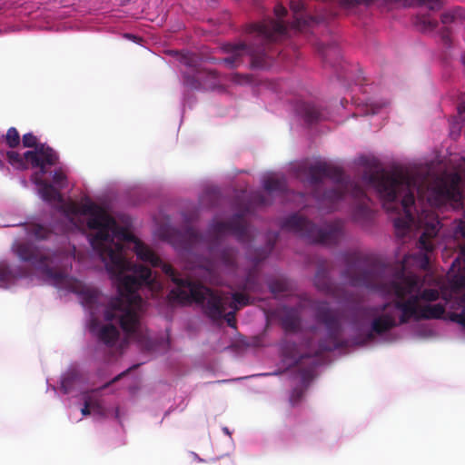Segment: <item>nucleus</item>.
I'll list each match as a JSON object with an SVG mask.
<instances>
[{"instance_id":"18","label":"nucleus","mask_w":465,"mask_h":465,"mask_svg":"<svg viewBox=\"0 0 465 465\" xmlns=\"http://www.w3.org/2000/svg\"><path fill=\"white\" fill-rule=\"evenodd\" d=\"M391 5L402 7H411L414 5H424L430 10H439L442 6V0H388Z\"/></svg>"},{"instance_id":"37","label":"nucleus","mask_w":465,"mask_h":465,"mask_svg":"<svg viewBox=\"0 0 465 465\" xmlns=\"http://www.w3.org/2000/svg\"><path fill=\"white\" fill-rule=\"evenodd\" d=\"M252 202L257 205H266L268 204L266 197L261 192H256L252 195Z\"/></svg>"},{"instance_id":"12","label":"nucleus","mask_w":465,"mask_h":465,"mask_svg":"<svg viewBox=\"0 0 465 465\" xmlns=\"http://www.w3.org/2000/svg\"><path fill=\"white\" fill-rule=\"evenodd\" d=\"M391 305L393 306V302H385L379 306L362 307L361 309L362 314L367 317L376 316L381 313V315L375 317L371 322V331L366 335L367 341H371L374 338V333L381 335L400 324V322H397L394 316L390 313H385Z\"/></svg>"},{"instance_id":"46","label":"nucleus","mask_w":465,"mask_h":465,"mask_svg":"<svg viewBox=\"0 0 465 465\" xmlns=\"http://www.w3.org/2000/svg\"><path fill=\"white\" fill-rule=\"evenodd\" d=\"M132 0H122V5H127L128 3H130Z\"/></svg>"},{"instance_id":"23","label":"nucleus","mask_w":465,"mask_h":465,"mask_svg":"<svg viewBox=\"0 0 465 465\" xmlns=\"http://www.w3.org/2000/svg\"><path fill=\"white\" fill-rule=\"evenodd\" d=\"M245 292H236L232 293V301L228 296L222 295L227 301V306L232 310L238 311L241 307L247 306L251 303V297L244 293Z\"/></svg>"},{"instance_id":"29","label":"nucleus","mask_w":465,"mask_h":465,"mask_svg":"<svg viewBox=\"0 0 465 465\" xmlns=\"http://www.w3.org/2000/svg\"><path fill=\"white\" fill-rule=\"evenodd\" d=\"M77 374L74 371L65 374L61 381V390L64 394H68L74 387Z\"/></svg>"},{"instance_id":"3","label":"nucleus","mask_w":465,"mask_h":465,"mask_svg":"<svg viewBox=\"0 0 465 465\" xmlns=\"http://www.w3.org/2000/svg\"><path fill=\"white\" fill-rule=\"evenodd\" d=\"M306 174L313 186L312 195L319 207L332 212L345 194H351L357 203L352 211V220L363 227L369 226L374 219V212L370 207L371 199L365 190L351 181L341 168L326 162H318L309 167L300 166L298 174Z\"/></svg>"},{"instance_id":"9","label":"nucleus","mask_w":465,"mask_h":465,"mask_svg":"<svg viewBox=\"0 0 465 465\" xmlns=\"http://www.w3.org/2000/svg\"><path fill=\"white\" fill-rule=\"evenodd\" d=\"M274 14L278 20L268 17L262 22L251 23L245 25L244 31L246 35H250L254 40L264 45L275 55L279 51L274 49L273 45L288 39L290 34L289 26L282 21V18L287 15V9L282 5H277L274 7Z\"/></svg>"},{"instance_id":"47","label":"nucleus","mask_w":465,"mask_h":465,"mask_svg":"<svg viewBox=\"0 0 465 465\" xmlns=\"http://www.w3.org/2000/svg\"><path fill=\"white\" fill-rule=\"evenodd\" d=\"M462 63L465 64V53L461 56Z\"/></svg>"},{"instance_id":"14","label":"nucleus","mask_w":465,"mask_h":465,"mask_svg":"<svg viewBox=\"0 0 465 465\" xmlns=\"http://www.w3.org/2000/svg\"><path fill=\"white\" fill-rule=\"evenodd\" d=\"M24 157L34 168H39L42 174L46 173V168L54 166L59 162L58 153L45 143H40L36 150L26 151Z\"/></svg>"},{"instance_id":"38","label":"nucleus","mask_w":465,"mask_h":465,"mask_svg":"<svg viewBox=\"0 0 465 465\" xmlns=\"http://www.w3.org/2000/svg\"><path fill=\"white\" fill-rule=\"evenodd\" d=\"M450 320L458 322L463 328H465V307L461 310L460 313H452L450 316Z\"/></svg>"},{"instance_id":"1","label":"nucleus","mask_w":465,"mask_h":465,"mask_svg":"<svg viewBox=\"0 0 465 465\" xmlns=\"http://www.w3.org/2000/svg\"><path fill=\"white\" fill-rule=\"evenodd\" d=\"M362 181L376 190L382 200L383 208L388 213L402 210L403 213L393 220L397 236L403 237L411 227L423 229L418 241L420 251L405 255L401 270L390 281L383 280L381 275L384 268L371 263L359 252L347 253L344 256L346 269L343 276L351 286L365 287L384 296H394L393 307L401 312L400 325L408 323L411 320L419 322L441 319L446 312L445 304H420L421 301H437L440 298L439 291L430 288L420 290L418 276L404 272L410 260L420 269L429 268V252L434 248L430 240L438 234L440 229V222L432 212L413 213L414 191L419 190L417 177L409 171L395 170L390 173L384 169H375L365 171Z\"/></svg>"},{"instance_id":"6","label":"nucleus","mask_w":465,"mask_h":465,"mask_svg":"<svg viewBox=\"0 0 465 465\" xmlns=\"http://www.w3.org/2000/svg\"><path fill=\"white\" fill-rule=\"evenodd\" d=\"M282 228L292 232L311 243L334 246L345 236V223L335 220L322 228L298 213L292 214L282 223Z\"/></svg>"},{"instance_id":"32","label":"nucleus","mask_w":465,"mask_h":465,"mask_svg":"<svg viewBox=\"0 0 465 465\" xmlns=\"http://www.w3.org/2000/svg\"><path fill=\"white\" fill-rule=\"evenodd\" d=\"M270 291L274 293H283L288 290V284L282 280H273L269 283Z\"/></svg>"},{"instance_id":"11","label":"nucleus","mask_w":465,"mask_h":465,"mask_svg":"<svg viewBox=\"0 0 465 465\" xmlns=\"http://www.w3.org/2000/svg\"><path fill=\"white\" fill-rule=\"evenodd\" d=\"M179 61L186 66L183 72V85L190 90H213L218 84V73L201 65L198 55L189 52L180 54Z\"/></svg>"},{"instance_id":"10","label":"nucleus","mask_w":465,"mask_h":465,"mask_svg":"<svg viewBox=\"0 0 465 465\" xmlns=\"http://www.w3.org/2000/svg\"><path fill=\"white\" fill-rule=\"evenodd\" d=\"M247 37L251 42L249 45L244 42L224 45L223 49L230 55L217 60L216 63L223 64L228 68H234L242 64L243 55H249L252 67L260 69L269 68L275 56L273 53L258 40H254L250 35H247Z\"/></svg>"},{"instance_id":"33","label":"nucleus","mask_w":465,"mask_h":465,"mask_svg":"<svg viewBox=\"0 0 465 465\" xmlns=\"http://www.w3.org/2000/svg\"><path fill=\"white\" fill-rule=\"evenodd\" d=\"M22 142L24 147L34 148V150H36V147L40 144L38 143L37 137L34 135L32 133H27L24 134Z\"/></svg>"},{"instance_id":"7","label":"nucleus","mask_w":465,"mask_h":465,"mask_svg":"<svg viewBox=\"0 0 465 465\" xmlns=\"http://www.w3.org/2000/svg\"><path fill=\"white\" fill-rule=\"evenodd\" d=\"M13 250L21 261L28 262L47 279L53 280L54 283L60 284L65 281L66 273L59 269L63 253L58 252L45 253L27 242H16L13 245Z\"/></svg>"},{"instance_id":"39","label":"nucleus","mask_w":465,"mask_h":465,"mask_svg":"<svg viewBox=\"0 0 465 465\" xmlns=\"http://www.w3.org/2000/svg\"><path fill=\"white\" fill-rule=\"evenodd\" d=\"M91 403H92L91 412H93L96 415H99V416H104V409L99 401H91Z\"/></svg>"},{"instance_id":"28","label":"nucleus","mask_w":465,"mask_h":465,"mask_svg":"<svg viewBox=\"0 0 465 465\" xmlns=\"http://www.w3.org/2000/svg\"><path fill=\"white\" fill-rule=\"evenodd\" d=\"M5 154H6L8 163L12 166H14L17 169H25L26 168V163H25L26 161H25L24 155L22 156L19 153L15 152V151H7Z\"/></svg>"},{"instance_id":"21","label":"nucleus","mask_w":465,"mask_h":465,"mask_svg":"<svg viewBox=\"0 0 465 465\" xmlns=\"http://www.w3.org/2000/svg\"><path fill=\"white\" fill-rule=\"evenodd\" d=\"M263 188L269 193L283 194L287 192L285 178L268 177L263 182Z\"/></svg>"},{"instance_id":"5","label":"nucleus","mask_w":465,"mask_h":465,"mask_svg":"<svg viewBox=\"0 0 465 465\" xmlns=\"http://www.w3.org/2000/svg\"><path fill=\"white\" fill-rule=\"evenodd\" d=\"M232 234L240 242H249L252 240L250 226L243 213H236L226 222L213 221L205 235L193 227H187L182 234L184 251L191 252L198 246H204L213 257L225 269L234 271L237 268V251L235 248L225 246L216 250L223 237Z\"/></svg>"},{"instance_id":"36","label":"nucleus","mask_w":465,"mask_h":465,"mask_svg":"<svg viewBox=\"0 0 465 465\" xmlns=\"http://www.w3.org/2000/svg\"><path fill=\"white\" fill-rule=\"evenodd\" d=\"M11 277V272L7 266L0 264V285L8 282Z\"/></svg>"},{"instance_id":"31","label":"nucleus","mask_w":465,"mask_h":465,"mask_svg":"<svg viewBox=\"0 0 465 465\" xmlns=\"http://www.w3.org/2000/svg\"><path fill=\"white\" fill-rule=\"evenodd\" d=\"M81 293L84 303L89 307H93L99 300V292L96 290L84 289Z\"/></svg>"},{"instance_id":"27","label":"nucleus","mask_w":465,"mask_h":465,"mask_svg":"<svg viewBox=\"0 0 465 465\" xmlns=\"http://www.w3.org/2000/svg\"><path fill=\"white\" fill-rule=\"evenodd\" d=\"M3 138L7 146L12 149L18 147L21 142L20 134L15 127H10Z\"/></svg>"},{"instance_id":"17","label":"nucleus","mask_w":465,"mask_h":465,"mask_svg":"<svg viewBox=\"0 0 465 465\" xmlns=\"http://www.w3.org/2000/svg\"><path fill=\"white\" fill-rule=\"evenodd\" d=\"M313 379L312 370H302L301 371L302 386L296 387L292 390L290 396V402L292 406L297 405L304 395V391L309 386L311 381Z\"/></svg>"},{"instance_id":"42","label":"nucleus","mask_w":465,"mask_h":465,"mask_svg":"<svg viewBox=\"0 0 465 465\" xmlns=\"http://www.w3.org/2000/svg\"><path fill=\"white\" fill-rule=\"evenodd\" d=\"M441 38L443 40V42L446 44V45H449L450 42V31L447 27H445L442 31H441Z\"/></svg>"},{"instance_id":"45","label":"nucleus","mask_w":465,"mask_h":465,"mask_svg":"<svg viewBox=\"0 0 465 465\" xmlns=\"http://www.w3.org/2000/svg\"><path fill=\"white\" fill-rule=\"evenodd\" d=\"M223 431H224V433H226L227 435H230V434H231V433H230V430H229V429H228L227 427H224V428L223 429Z\"/></svg>"},{"instance_id":"8","label":"nucleus","mask_w":465,"mask_h":465,"mask_svg":"<svg viewBox=\"0 0 465 465\" xmlns=\"http://www.w3.org/2000/svg\"><path fill=\"white\" fill-rule=\"evenodd\" d=\"M315 321L322 324L326 329V337L322 339L317 345H313L311 340L306 342V347L312 356H320L325 351H331L341 346L340 336L341 325L337 312L331 309L327 302H316L312 306Z\"/></svg>"},{"instance_id":"25","label":"nucleus","mask_w":465,"mask_h":465,"mask_svg":"<svg viewBox=\"0 0 465 465\" xmlns=\"http://www.w3.org/2000/svg\"><path fill=\"white\" fill-rule=\"evenodd\" d=\"M239 289L247 292H258L261 290L257 272L254 270L248 272L244 282L239 286Z\"/></svg>"},{"instance_id":"24","label":"nucleus","mask_w":465,"mask_h":465,"mask_svg":"<svg viewBox=\"0 0 465 465\" xmlns=\"http://www.w3.org/2000/svg\"><path fill=\"white\" fill-rule=\"evenodd\" d=\"M26 232L36 240H47L54 235V232L46 226L39 223H31L26 226Z\"/></svg>"},{"instance_id":"41","label":"nucleus","mask_w":465,"mask_h":465,"mask_svg":"<svg viewBox=\"0 0 465 465\" xmlns=\"http://www.w3.org/2000/svg\"><path fill=\"white\" fill-rule=\"evenodd\" d=\"M134 368H135V366H134ZM132 369H133V367H132ZM130 370H131V368H130V369H128V370H126L125 371H124V372H122V373L118 374V375H117V376H115V377H114V378L110 382L105 383V384L103 386V388H107V387H109V385H110V384H112V383H114V382H115V381H119V380H120L123 376H124V375H125V374H126Z\"/></svg>"},{"instance_id":"16","label":"nucleus","mask_w":465,"mask_h":465,"mask_svg":"<svg viewBox=\"0 0 465 465\" xmlns=\"http://www.w3.org/2000/svg\"><path fill=\"white\" fill-rule=\"evenodd\" d=\"M315 287L329 295L337 296V288L329 277L328 271L323 266H319L314 276Z\"/></svg>"},{"instance_id":"4","label":"nucleus","mask_w":465,"mask_h":465,"mask_svg":"<svg viewBox=\"0 0 465 465\" xmlns=\"http://www.w3.org/2000/svg\"><path fill=\"white\" fill-rule=\"evenodd\" d=\"M135 254L138 259L148 262L151 266L160 267L163 272L175 284L168 295L171 301L182 304L192 302L201 304L204 314L211 320L216 322L224 319L230 327L236 328V311L232 310L225 313L229 307L227 301L221 294L200 282L181 277L172 265L163 262L143 242L136 243Z\"/></svg>"},{"instance_id":"13","label":"nucleus","mask_w":465,"mask_h":465,"mask_svg":"<svg viewBox=\"0 0 465 465\" xmlns=\"http://www.w3.org/2000/svg\"><path fill=\"white\" fill-rule=\"evenodd\" d=\"M429 202L436 207L450 204L454 209H460L463 207V193L457 185L441 183L430 190Z\"/></svg>"},{"instance_id":"22","label":"nucleus","mask_w":465,"mask_h":465,"mask_svg":"<svg viewBox=\"0 0 465 465\" xmlns=\"http://www.w3.org/2000/svg\"><path fill=\"white\" fill-rule=\"evenodd\" d=\"M441 23L445 25H463L465 23V12L460 8H455L444 12L440 16Z\"/></svg>"},{"instance_id":"15","label":"nucleus","mask_w":465,"mask_h":465,"mask_svg":"<svg viewBox=\"0 0 465 465\" xmlns=\"http://www.w3.org/2000/svg\"><path fill=\"white\" fill-rule=\"evenodd\" d=\"M280 324L285 332L296 333L301 330L302 318L294 308H284L279 317Z\"/></svg>"},{"instance_id":"43","label":"nucleus","mask_w":465,"mask_h":465,"mask_svg":"<svg viewBox=\"0 0 465 465\" xmlns=\"http://www.w3.org/2000/svg\"><path fill=\"white\" fill-rule=\"evenodd\" d=\"M381 108V106L379 105H371V108L370 110L371 114H377L378 113V110Z\"/></svg>"},{"instance_id":"44","label":"nucleus","mask_w":465,"mask_h":465,"mask_svg":"<svg viewBox=\"0 0 465 465\" xmlns=\"http://www.w3.org/2000/svg\"><path fill=\"white\" fill-rule=\"evenodd\" d=\"M310 331H311L312 333H316V331H317V327L312 326V327H311V328H310Z\"/></svg>"},{"instance_id":"40","label":"nucleus","mask_w":465,"mask_h":465,"mask_svg":"<svg viewBox=\"0 0 465 465\" xmlns=\"http://www.w3.org/2000/svg\"><path fill=\"white\" fill-rule=\"evenodd\" d=\"M92 403L91 400H85L84 407L81 410V412L84 416H87L91 414Z\"/></svg>"},{"instance_id":"35","label":"nucleus","mask_w":465,"mask_h":465,"mask_svg":"<svg viewBox=\"0 0 465 465\" xmlns=\"http://www.w3.org/2000/svg\"><path fill=\"white\" fill-rule=\"evenodd\" d=\"M66 174L64 173V171L61 168L55 169L53 174V182L60 188H64Z\"/></svg>"},{"instance_id":"30","label":"nucleus","mask_w":465,"mask_h":465,"mask_svg":"<svg viewBox=\"0 0 465 465\" xmlns=\"http://www.w3.org/2000/svg\"><path fill=\"white\" fill-rule=\"evenodd\" d=\"M220 191L216 188H209L204 192V195L202 199L203 202L208 200L210 202V206H215L220 202Z\"/></svg>"},{"instance_id":"2","label":"nucleus","mask_w":465,"mask_h":465,"mask_svg":"<svg viewBox=\"0 0 465 465\" xmlns=\"http://www.w3.org/2000/svg\"><path fill=\"white\" fill-rule=\"evenodd\" d=\"M37 185L39 194L45 202L56 203L58 211L66 216L88 215V228L96 230L90 240L91 245L104 262L119 295L110 299L104 308V319L109 323L100 325L97 319H93L90 331L107 347H114L119 340L120 331L112 322L119 323L126 334L134 333L139 319L133 307L142 302L137 291L143 286L154 289L158 285L149 267L135 264L124 256L123 242H134L136 246L137 242H142L127 228L120 226L104 208L92 201L86 200L82 203L65 202L62 193L46 181H39Z\"/></svg>"},{"instance_id":"20","label":"nucleus","mask_w":465,"mask_h":465,"mask_svg":"<svg viewBox=\"0 0 465 465\" xmlns=\"http://www.w3.org/2000/svg\"><path fill=\"white\" fill-rule=\"evenodd\" d=\"M298 111L309 124H313L322 119L321 110L312 104L301 103L298 106Z\"/></svg>"},{"instance_id":"48","label":"nucleus","mask_w":465,"mask_h":465,"mask_svg":"<svg viewBox=\"0 0 465 465\" xmlns=\"http://www.w3.org/2000/svg\"><path fill=\"white\" fill-rule=\"evenodd\" d=\"M237 77H238V74H235L234 81L238 82V80L236 79Z\"/></svg>"},{"instance_id":"19","label":"nucleus","mask_w":465,"mask_h":465,"mask_svg":"<svg viewBox=\"0 0 465 465\" xmlns=\"http://www.w3.org/2000/svg\"><path fill=\"white\" fill-rule=\"evenodd\" d=\"M321 54L325 64L335 66L341 58L339 46L336 44L324 45L320 48Z\"/></svg>"},{"instance_id":"26","label":"nucleus","mask_w":465,"mask_h":465,"mask_svg":"<svg viewBox=\"0 0 465 465\" xmlns=\"http://www.w3.org/2000/svg\"><path fill=\"white\" fill-rule=\"evenodd\" d=\"M415 25L424 33H430L436 29L438 22L431 18L430 15H417L415 20Z\"/></svg>"},{"instance_id":"34","label":"nucleus","mask_w":465,"mask_h":465,"mask_svg":"<svg viewBox=\"0 0 465 465\" xmlns=\"http://www.w3.org/2000/svg\"><path fill=\"white\" fill-rule=\"evenodd\" d=\"M275 244V240L273 242L269 241L267 250H258L257 255L252 259V262L255 264L260 263L263 261L269 254V252L273 249Z\"/></svg>"}]
</instances>
